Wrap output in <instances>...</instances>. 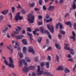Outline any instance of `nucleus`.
Returning <instances> with one entry per match:
<instances>
[{
  "label": "nucleus",
  "instance_id": "1",
  "mask_svg": "<svg viewBox=\"0 0 76 76\" xmlns=\"http://www.w3.org/2000/svg\"><path fill=\"white\" fill-rule=\"evenodd\" d=\"M28 18L27 20H28L30 23H34V17L32 16V15L31 14H29V15H27Z\"/></svg>",
  "mask_w": 76,
  "mask_h": 76
},
{
  "label": "nucleus",
  "instance_id": "2",
  "mask_svg": "<svg viewBox=\"0 0 76 76\" xmlns=\"http://www.w3.org/2000/svg\"><path fill=\"white\" fill-rule=\"evenodd\" d=\"M65 45L64 47L65 49L69 50L70 51V53H71V54H72V55H74V54H75V53L73 52V49L70 48L69 46H68L69 45V44H65Z\"/></svg>",
  "mask_w": 76,
  "mask_h": 76
},
{
  "label": "nucleus",
  "instance_id": "3",
  "mask_svg": "<svg viewBox=\"0 0 76 76\" xmlns=\"http://www.w3.org/2000/svg\"><path fill=\"white\" fill-rule=\"evenodd\" d=\"M20 15V12H18L16 16L15 17V19L16 20V22H18V20H21L23 17H20L19 15Z\"/></svg>",
  "mask_w": 76,
  "mask_h": 76
},
{
  "label": "nucleus",
  "instance_id": "4",
  "mask_svg": "<svg viewBox=\"0 0 76 76\" xmlns=\"http://www.w3.org/2000/svg\"><path fill=\"white\" fill-rule=\"evenodd\" d=\"M23 62L24 65H25V66H27V63L25 62V61L24 59H23L22 60L20 61H19V66L20 67H22V66H23V64H22Z\"/></svg>",
  "mask_w": 76,
  "mask_h": 76
},
{
  "label": "nucleus",
  "instance_id": "5",
  "mask_svg": "<svg viewBox=\"0 0 76 76\" xmlns=\"http://www.w3.org/2000/svg\"><path fill=\"white\" fill-rule=\"evenodd\" d=\"M47 27L50 32L52 33H53V32H54V27L53 26L51 25L50 24H48L47 25Z\"/></svg>",
  "mask_w": 76,
  "mask_h": 76
},
{
  "label": "nucleus",
  "instance_id": "6",
  "mask_svg": "<svg viewBox=\"0 0 76 76\" xmlns=\"http://www.w3.org/2000/svg\"><path fill=\"white\" fill-rule=\"evenodd\" d=\"M10 63L8 64V66L10 67H14V65L13 64V61L12 60V58L10 57L9 58Z\"/></svg>",
  "mask_w": 76,
  "mask_h": 76
},
{
  "label": "nucleus",
  "instance_id": "7",
  "mask_svg": "<svg viewBox=\"0 0 76 76\" xmlns=\"http://www.w3.org/2000/svg\"><path fill=\"white\" fill-rule=\"evenodd\" d=\"M38 69H37V75H41L43 73V71H40V67L39 66H37Z\"/></svg>",
  "mask_w": 76,
  "mask_h": 76
},
{
  "label": "nucleus",
  "instance_id": "8",
  "mask_svg": "<svg viewBox=\"0 0 76 76\" xmlns=\"http://www.w3.org/2000/svg\"><path fill=\"white\" fill-rule=\"evenodd\" d=\"M28 71H29L28 68H27L26 66H24L22 68V72L23 73H24L28 72Z\"/></svg>",
  "mask_w": 76,
  "mask_h": 76
},
{
  "label": "nucleus",
  "instance_id": "9",
  "mask_svg": "<svg viewBox=\"0 0 76 76\" xmlns=\"http://www.w3.org/2000/svg\"><path fill=\"white\" fill-rule=\"evenodd\" d=\"M28 52H29V53H32L33 54H35L34 50L33 49V48L32 47H28Z\"/></svg>",
  "mask_w": 76,
  "mask_h": 76
},
{
  "label": "nucleus",
  "instance_id": "10",
  "mask_svg": "<svg viewBox=\"0 0 76 76\" xmlns=\"http://www.w3.org/2000/svg\"><path fill=\"white\" fill-rule=\"evenodd\" d=\"M59 25L60 29H62V28H63V26H62V24H61V23L58 22V23H57L56 25V29H58V27Z\"/></svg>",
  "mask_w": 76,
  "mask_h": 76
},
{
  "label": "nucleus",
  "instance_id": "11",
  "mask_svg": "<svg viewBox=\"0 0 76 76\" xmlns=\"http://www.w3.org/2000/svg\"><path fill=\"white\" fill-rule=\"evenodd\" d=\"M64 67L63 66H58L56 69V70H63Z\"/></svg>",
  "mask_w": 76,
  "mask_h": 76
},
{
  "label": "nucleus",
  "instance_id": "12",
  "mask_svg": "<svg viewBox=\"0 0 76 76\" xmlns=\"http://www.w3.org/2000/svg\"><path fill=\"white\" fill-rule=\"evenodd\" d=\"M72 34L73 37H70V38H71L72 39H73V41H75V37L76 36V34H75V32H74V31L72 32Z\"/></svg>",
  "mask_w": 76,
  "mask_h": 76
},
{
  "label": "nucleus",
  "instance_id": "13",
  "mask_svg": "<svg viewBox=\"0 0 76 76\" xmlns=\"http://www.w3.org/2000/svg\"><path fill=\"white\" fill-rule=\"evenodd\" d=\"M15 30L17 31H14V34H12V37H14V36H15V35L16 34H19V32H18V31H19V30H18V29H16Z\"/></svg>",
  "mask_w": 76,
  "mask_h": 76
},
{
  "label": "nucleus",
  "instance_id": "14",
  "mask_svg": "<svg viewBox=\"0 0 76 76\" xmlns=\"http://www.w3.org/2000/svg\"><path fill=\"white\" fill-rule=\"evenodd\" d=\"M54 6H49V7L48 8V9L49 11H52L54 10Z\"/></svg>",
  "mask_w": 76,
  "mask_h": 76
},
{
  "label": "nucleus",
  "instance_id": "15",
  "mask_svg": "<svg viewBox=\"0 0 76 76\" xmlns=\"http://www.w3.org/2000/svg\"><path fill=\"white\" fill-rule=\"evenodd\" d=\"M43 74L44 75H47V76L49 75V76H54L52 74H50V72H44L43 73Z\"/></svg>",
  "mask_w": 76,
  "mask_h": 76
},
{
  "label": "nucleus",
  "instance_id": "16",
  "mask_svg": "<svg viewBox=\"0 0 76 76\" xmlns=\"http://www.w3.org/2000/svg\"><path fill=\"white\" fill-rule=\"evenodd\" d=\"M27 35L30 37V42L31 43L32 41H33V39L32 38V35L31 34H30L29 33H27Z\"/></svg>",
  "mask_w": 76,
  "mask_h": 76
},
{
  "label": "nucleus",
  "instance_id": "17",
  "mask_svg": "<svg viewBox=\"0 0 76 76\" xmlns=\"http://www.w3.org/2000/svg\"><path fill=\"white\" fill-rule=\"evenodd\" d=\"M24 36L23 35H20L19 36H16L15 38H16L17 39H22V37H23Z\"/></svg>",
  "mask_w": 76,
  "mask_h": 76
},
{
  "label": "nucleus",
  "instance_id": "18",
  "mask_svg": "<svg viewBox=\"0 0 76 76\" xmlns=\"http://www.w3.org/2000/svg\"><path fill=\"white\" fill-rule=\"evenodd\" d=\"M45 34H47L48 35V37L50 39H51V36L50 35V33L49 32H48V30H45Z\"/></svg>",
  "mask_w": 76,
  "mask_h": 76
},
{
  "label": "nucleus",
  "instance_id": "19",
  "mask_svg": "<svg viewBox=\"0 0 76 76\" xmlns=\"http://www.w3.org/2000/svg\"><path fill=\"white\" fill-rule=\"evenodd\" d=\"M65 23L66 25H69L70 27H72V24H71V23L70 21L68 22H65Z\"/></svg>",
  "mask_w": 76,
  "mask_h": 76
},
{
  "label": "nucleus",
  "instance_id": "20",
  "mask_svg": "<svg viewBox=\"0 0 76 76\" xmlns=\"http://www.w3.org/2000/svg\"><path fill=\"white\" fill-rule=\"evenodd\" d=\"M9 11L7 10H6L1 12L2 14L3 15H6L8 13Z\"/></svg>",
  "mask_w": 76,
  "mask_h": 76
},
{
  "label": "nucleus",
  "instance_id": "21",
  "mask_svg": "<svg viewBox=\"0 0 76 76\" xmlns=\"http://www.w3.org/2000/svg\"><path fill=\"white\" fill-rule=\"evenodd\" d=\"M26 47H23V52L24 53V54H26Z\"/></svg>",
  "mask_w": 76,
  "mask_h": 76
},
{
  "label": "nucleus",
  "instance_id": "22",
  "mask_svg": "<svg viewBox=\"0 0 76 76\" xmlns=\"http://www.w3.org/2000/svg\"><path fill=\"white\" fill-rule=\"evenodd\" d=\"M64 71L66 73H69L70 72V70L67 68H66L64 69Z\"/></svg>",
  "mask_w": 76,
  "mask_h": 76
},
{
  "label": "nucleus",
  "instance_id": "23",
  "mask_svg": "<svg viewBox=\"0 0 76 76\" xmlns=\"http://www.w3.org/2000/svg\"><path fill=\"white\" fill-rule=\"evenodd\" d=\"M39 29L40 30V31H41V32L42 33V34L44 33V27H40L39 28Z\"/></svg>",
  "mask_w": 76,
  "mask_h": 76
},
{
  "label": "nucleus",
  "instance_id": "24",
  "mask_svg": "<svg viewBox=\"0 0 76 76\" xmlns=\"http://www.w3.org/2000/svg\"><path fill=\"white\" fill-rule=\"evenodd\" d=\"M75 2H74V0L73 1V4L72 5V7L74 9H76V4H75Z\"/></svg>",
  "mask_w": 76,
  "mask_h": 76
},
{
  "label": "nucleus",
  "instance_id": "25",
  "mask_svg": "<svg viewBox=\"0 0 76 76\" xmlns=\"http://www.w3.org/2000/svg\"><path fill=\"white\" fill-rule=\"evenodd\" d=\"M22 41L24 44H27V41H26V40L23 39L22 40Z\"/></svg>",
  "mask_w": 76,
  "mask_h": 76
},
{
  "label": "nucleus",
  "instance_id": "26",
  "mask_svg": "<svg viewBox=\"0 0 76 76\" xmlns=\"http://www.w3.org/2000/svg\"><path fill=\"white\" fill-rule=\"evenodd\" d=\"M46 67L47 69H49V67H50V65L49 64V62H47L46 63Z\"/></svg>",
  "mask_w": 76,
  "mask_h": 76
},
{
  "label": "nucleus",
  "instance_id": "27",
  "mask_svg": "<svg viewBox=\"0 0 76 76\" xmlns=\"http://www.w3.org/2000/svg\"><path fill=\"white\" fill-rule=\"evenodd\" d=\"M55 46L56 47V48H58V49H60V45H59V44L57 43H56Z\"/></svg>",
  "mask_w": 76,
  "mask_h": 76
},
{
  "label": "nucleus",
  "instance_id": "28",
  "mask_svg": "<svg viewBox=\"0 0 76 76\" xmlns=\"http://www.w3.org/2000/svg\"><path fill=\"white\" fill-rule=\"evenodd\" d=\"M56 61L57 62H59V57H58V55H56Z\"/></svg>",
  "mask_w": 76,
  "mask_h": 76
},
{
  "label": "nucleus",
  "instance_id": "29",
  "mask_svg": "<svg viewBox=\"0 0 76 76\" xmlns=\"http://www.w3.org/2000/svg\"><path fill=\"white\" fill-rule=\"evenodd\" d=\"M18 54L20 58H22L23 57V54L22 53H21V52H19L18 53Z\"/></svg>",
  "mask_w": 76,
  "mask_h": 76
},
{
  "label": "nucleus",
  "instance_id": "30",
  "mask_svg": "<svg viewBox=\"0 0 76 76\" xmlns=\"http://www.w3.org/2000/svg\"><path fill=\"white\" fill-rule=\"evenodd\" d=\"M42 40V37H39L38 38L37 41L38 42H40Z\"/></svg>",
  "mask_w": 76,
  "mask_h": 76
},
{
  "label": "nucleus",
  "instance_id": "31",
  "mask_svg": "<svg viewBox=\"0 0 76 76\" xmlns=\"http://www.w3.org/2000/svg\"><path fill=\"white\" fill-rule=\"evenodd\" d=\"M29 5L31 7H33L35 6V3H33L32 4H30Z\"/></svg>",
  "mask_w": 76,
  "mask_h": 76
},
{
  "label": "nucleus",
  "instance_id": "32",
  "mask_svg": "<svg viewBox=\"0 0 76 76\" xmlns=\"http://www.w3.org/2000/svg\"><path fill=\"white\" fill-rule=\"evenodd\" d=\"M26 60L27 62H28L29 63H30V62L31 61L30 59H29V58L28 57H26Z\"/></svg>",
  "mask_w": 76,
  "mask_h": 76
},
{
  "label": "nucleus",
  "instance_id": "33",
  "mask_svg": "<svg viewBox=\"0 0 76 76\" xmlns=\"http://www.w3.org/2000/svg\"><path fill=\"white\" fill-rule=\"evenodd\" d=\"M29 69L31 70H34V69H35V67L34 66H31L29 67Z\"/></svg>",
  "mask_w": 76,
  "mask_h": 76
},
{
  "label": "nucleus",
  "instance_id": "34",
  "mask_svg": "<svg viewBox=\"0 0 76 76\" xmlns=\"http://www.w3.org/2000/svg\"><path fill=\"white\" fill-rule=\"evenodd\" d=\"M51 21H52V19L50 18L49 20H46V22H47V23H48V22H51Z\"/></svg>",
  "mask_w": 76,
  "mask_h": 76
},
{
  "label": "nucleus",
  "instance_id": "35",
  "mask_svg": "<svg viewBox=\"0 0 76 76\" xmlns=\"http://www.w3.org/2000/svg\"><path fill=\"white\" fill-rule=\"evenodd\" d=\"M27 31H29V32H31V31H32V30L31 29V28L28 27L27 29Z\"/></svg>",
  "mask_w": 76,
  "mask_h": 76
},
{
  "label": "nucleus",
  "instance_id": "36",
  "mask_svg": "<svg viewBox=\"0 0 76 76\" xmlns=\"http://www.w3.org/2000/svg\"><path fill=\"white\" fill-rule=\"evenodd\" d=\"M45 65V62H43L40 64V65L41 66V67H43Z\"/></svg>",
  "mask_w": 76,
  "mask_h": 76
},
{
  "label": "nucleus",
  "instance_id": "37",
  "mask_svg": "<svg viewBox=\"0 0 76 76\" xmlns=\"http://www.w3.org/2000/svg\"><path fill=\"white\" fill-rule=\"evenodd\" d=\"M21 12L23 14H25V11L24 9H22L21 10Z\"/></svg>",
  "mask_w": 76,
  "mask_h": 76
},
{
  "label": "nucleus",
  "instance_id": "38",
  "mask_svg": "<svg viewBox=\"0 0 76 76\" xmlns=\"http://www.w3.org/2000/svg\"><path fill=\"white\" fill-rule=\"evenodd\" d=\"M60 32L62 34H63V35H64L65 34V32L62 30H60Z\"/></svg>",
  "mask_w": 76,
  "mask_h": 76
},
{
  "label": "nucleus",
  "instance_id": "39",
  "mask_svg": "<svg viewBox=\"0 0 76 76\" xmlns=\"http://www.w3.org/2000/svg\"><path fill=\"white\" fill-rule=\"evenodd\" d=\"M11 9L12 10V12L13 13V12H14V11H15V8L14 7H12Z\"/></svg>",
  "mask_w": 76,
  "mask_h": 76
},
{
  "label": "nucleus",
  "instance_id": "40",
  "mask_svg": "<svg viewBox=\"0 0 76 76\" xmlns=\"http://www.w3.org/2000/svg\"><path fill=\"white\" fill-rule=\"evenodd\" d=\"M3 16L1 15L0 16V22H1L3 20Z\"/></svg>",
  "mask_w": 76,
  "mask_h": 76
},
{
  "label": "nucleus",
  "instance_id": "41",
  "mask_svg": "<svg viewBox=\"0 0 76 76\" xmlns=\"http://www.w3.org/2000/svg\"><path fill=\"white\" fill-rule=\"evenodd\" d=\"M45 18H46V19H48V18H50V15H48V14H47L46 15Z\"/></svg>",
  "mask_w": 76,
  "mask_h": 76
},
{
  "label": "nucleus",
  "instance_id": "42",
  "mask_svg": "<svg viewBox=\"0 0 76 76\" xmlns=\"http://www.w3.org/2000/svg\"><path fill=\"white\" fill-rule=\"evenodd\" d=\"M48 61H50L51 60V57L50 56H48Z\"/></svg>",
  "mask_w": 76,
  "mask_h": 76
},
{
  "label": "nucleus",
  "instance_id": "43",
  "mask_svg": "<svg viewBox=\"0 0 76 76\" xmlns=\"http://www.w3.org/2000/svg\"><path fill=\"white\" fill-rule=\"evenodd\" d=\"M4 61L6 65H8V62H7V61L6 60H4Z\"/></svg>",
  "mask_w": 76,
  "mask_h": 76
},
{
  "label": "nucleus",
  "instance_id": "44",
  "mask_svg": "<svg viewBox=\"0 0 76 76\" xmlns=\"http://www.w3.org/2000/svg\"><path fill=\"white\" fill-rule=\"evenodd\" d=\"M42 0H39V3L40 5H41L42 4Z\"/></svg>",
  "mask_w": 76,
  "mask_h": 76
},
{
  "label": "nucleus",
  "instance_id": "45",
  "mask_svg": "<svg viewBox=\"0 0 76 76\" xmlns=\"http://www.w3.org/2000/svg\"><path fill=\"white\" fill-rule=\"evenodd\" d=\"M11 47H12V46L10 45H9V46H7V48H8L9 49V50H10Z\"/></svg>",
  "mask_w": 76,
  "mask_h": 76
},
{
  "label": "nucleus",
  "instance_id": "46",
  "mask_svg": "<svg viewBox=\"0 0 76 76\" xmlns=\"http://www.w3.org/2000/svg\"><path fill=\"white\" fill-rule=\"evenodd\" d=\"M33 34L34 35H36V34H37V36H38V35H39L38 34V33H35V32H36L35 31H33Z\"/></svg>",
  "mask_w": 76,
  "mask_h": 76
},
{
  "label": "nucleus",
  "instance_id": "47",
  "mask_svg": "<svg viewBox=\"0 0 76 76\" xmlns=\"http://www.w3.org/2000/svg\"><path fill=\"white\" fill-rule=\"evenodd\" d=\"M43 9L44 10H47V8L45 7V5H44L43 6Z\"/></svg>",
  "mask_w": 76,
  "mask_h": 76
},
{
  "label": "nucleus",
  "instance_id": "48",
  "mask_svg": "<svg viewBox=\"0 0 76 76\" xmlns=\"http://www.w3.org/2000/svg\"><path fill=\"white\" fill-rule=\"evenodd\" d=\"M21 7V6H20V5L19 4H18V6L17 7V9H20Z\"/></svg>",
  "mask_w": 76,
  "mask_h": 76
},
{
  "label": "nucleus",
  "instance_id": "49",
  "mask_svg": "<svg viewBox=\"0 0 76 76\" xmlns=\"http://www.w3.org/2000/svg\"><path fill=\"white\" fill-rule=\"evenodd\" d=\"M38 18L39 19H42V16L39 15L38 16Z\"/></svg>",
  "mask_w": 76,
  "mask_h": 76
},
{
  "label": "nucleus",
  "instance_id": "50",
  "mask_svg": "<svg viewBox=\"0 0 76 76\" xmlns=\"http://www.w3.org/2000/svg\"><path fill=\"white\" fill-rule=\"evenodd\" d=\"M58 38L59 39H60V38H61V34H58Z\"/></svg>",
  "mask_w": 76,
  "mask_h": 76
},
{
  "label": "nucleus",
  "instance_id": "51",
  "mask_svg": "<svg viewBox=\"0 0 76 76\" xmlns=\"http://www.w3.org/2000/svg\"><path fill=\"white\" fill-rule=\"evenodd\" d=\"M38 57H37L36 58H35V60L36 61H38Z\"/></svg>",
  "mask_w": 76,
  "mask_h": 76
},
{
  "label": "nucleus",
  "instance_id": "52",
  "mask_svg": "<svg viewBox=\"0 0 76 76\" xmlns=\"http://www.w3.org/2000/svg\"><path fill=\"white\" fill-rule=\"evenodd\" d=\"M17 28H18V30H21V29H22V28L21 27L19 26H17Z\"/></svg>",
  "mask_w": 76,
  "mask_h": 76
},
{
  "label": "nucleus",
  "instance_id": "53",
  "mask_svg": "<svg viewBox=\"0 0 76 76\" xmlns=\"http://www.w3.org/2000/svg\"><path fill=\"white\" fill-rule=\"evenodd\" d=\"M38 24L39 25H42V22H38Z\"/></svg>",
  "mask_w": 76,
  "mask_h": 76
},
{
  "label": "nucleus",
  "instance_id": "54",
  "mask_svg": "<svg viewBox=\"0 0 76 76\" xmlns=\"http://www.w3.org/2000/svg\"><path fill=\"white\" fill-rule=\"evenodd\" d=\"M51 47H49L47 49V50H51Z\"/></svg>",
  "mask_w": 76,
  "mask_h": 76
},
{
  "label": "nucleus",
  "instance_id": "55",
  "mask_svg": "<svg viewBox=\"0 0 76 76\" xmlns=\"http://www.w3.org/2000/svg\"><path fill=\"white\" fill-rule=\"evenodd\" d=\"M74 27L75 29H76V23H75L74 24Z\"/></svg>",
  "mask_w": 76,
  "mask_h": 76
},
{
  "label": "nucleus",
  "instance_id": "56",
  "mask_svg": "<svg viewBox=\"0 0 76 76\" xmlns=\"http://www.w3.org/2000/svg\"><path fill=\"white\" fill-rule=\"evenodd\" d=\"M31 76H35V74L34 73V72H33Z\"/></svg>",
  "mask_w": 76,
  "mask_h": 76
},
{
  "label": "nucleus",
  "instance_id": "57",
  "mask_svg": "<svg viewBox=\"0 0 76 76\" xmlns=\"http://www.w3.org/2000/svg\"><path fill=\"white\" fill-rule=\"evenodd\" d=\"M0 45L1 46H3V42H1L0 43Z\"/></svg>",
  "mask_w": 76,
  "mask_h": 76
},
{
  "label": "nucleus",
  "instance_id": "58",
  "mask_svg": "<svg viewBox=\"0 0 76 76\" xmlns=\"http://www.w3.org/2000/svg\"><path fill=\"white\" fill-rule=\"evenodd\" d=\"M9 15L11 16V19L12 20V15L11 13H10Z\"/></svg>",
  "mask_w": 76,
  "mask_h": 76
},
{
  "label": "nucleus",
  "instance_id": "59",
  "mask_svg": "<svg viewBox=\"0 0 76 76\" xmlns=\"http://www.w3.org/2000/svg\"><path fill=\"white\" fill-rule=\"evenodd\" d=\"M34 31L36 32H37V31H39V29L38 28L35 29Z\"/></svg>",
  "mask_w": 76,
  "mask_h": 76
},
{
  "label": "nucleus",
  "instance_id": "60",
  "mask_svg": "<svg viewBox=\"0 0 76 76\" xmlns=\"http://www.w3.org/2000/svg\"><path fill=\"white\" fill-rule=\"evenodd\" d=\"M63 2V0H60L59 3H62Z\"/></svg>",
  "mask_w": 76,
  "mask_h": 76
},
{
  "label": "nucleus",
  "instance_id": "61",
  "mask_svg": "<svg viewBox=\"0 0 76 76\" xmlns=\"http://www.w3.org/2000/svg\"><path fill=\"white\" fill-rule=\"evenodd\" d=\"M34 10H35V11H37H37H38V10H39V9H38L37 8H35L34 9Z\"/></svg>",
  "mask_w": 76,
  "mask_h": 76
},
{
  "label": "nucleus",
  "instance_id": "62",
  "mask_svg": "<svg viewBox=\"0 0 76 76\" xmlns=\"http://www.w3.org/2000/svg\"><path fill=\"white\" fill-rule=\"evenodd\" d=\"M7 36L8 38H10V36H9V33H7Z\"/></svg>",
  "mask_w": 76,
  "mask_h": 76
},
{
  "label": "nucleus",
  "instance_id": "63",
  "mask_svg": "<svg viewBox=\"0 0 76 76\" xmlns=\"http://www.w3.org/2000/svg\"><path fill=\"white\" fill-rule=\"evenodd\" d=\"M67 57L68 58H70L71 57V56H70V54H68L67 55Z\"/></svg>",
  "mask_w": 76,
  "mask_h": 76
},
{
  "label": "nucleus",
  "instance_id": "64",
  "mask_svg": "<svg viewBox=\"0 0 76 76\" xmlns=\"http://www.w3.org/2000/svg\"><path fill=\"white\" fill-rule=\"evenodd\" d=\"M2 68L3 69H5V66H4V65H2Z\"/></svg>",
  "mask_w": 76,
  "mask_h": 76
}]
</instances>
